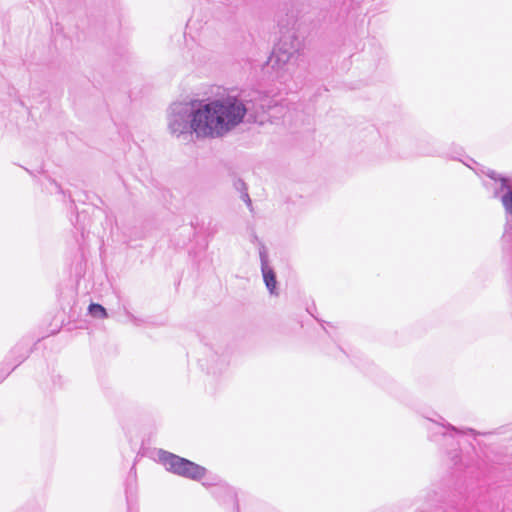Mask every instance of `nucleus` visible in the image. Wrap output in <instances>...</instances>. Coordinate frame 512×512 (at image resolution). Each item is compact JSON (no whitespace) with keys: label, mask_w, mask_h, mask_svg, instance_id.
Wrapping results in <instances>:
<instances>
[{"label":"nucleus","mask_w":512,"mask_h":512,"mask_svg":"<svg viewBox=\"0 0 512 512\" xmlns=\"http://www.w3.org/2000/svg\"><path fill=\"white\" fill-rule=\"evenodd\" d=\"M204 115L207 116V137H223L243 122L250 110V101L241 96L228 95L202 104Z\"/></svg>","instance_id":"1"},{"label":"nucleus","mask_w":512,"mask_h":512,"mask_svg":"<svg viewBox=\"0 0 512 512\" xmlns=\"http://www.w3.org/2000/svg\"><path fill=\"white\" fill-rule=\"evenodd\" d=\"M206 121L201 102L197 106L194 102H175L169 107L168 128L177 137L195 133L198 138H207L210 129Z\"/></svg>","instance_id":"2"},{"label":"nucleus","mask_w":512,"mask_h":512,"mask_svg":"<svg viewBox=\"0 0 512 512\" xmlns=\"http://www.w3.org/2000/svg\"><path fill=\"white\" fill-rule=\"evenodd\" d=\"M439 420H429L428 438L448 455L454 465H457L460 461L458 437L466 434L476 436L478 433L472 428L459 429L446 422L441 416H439Z\"/></svg>","instance_id":"3"},{"label":"nucleus","mask_w":512,"mask_h":512,"mask_svg":"<svg viewBox=\"0 0 512 512\" xmlns=\"http://www.w3.org/2000/svg\"><path fill=\"white\" fill-rule=\"evenodd\" d=\"M158 457L167 471L184 478L200 481L207 473L205 467L165 450H159Z\"/></svg>","instance_id":"4"},{"label":"nucleus","mask_w":512,"mask_h":512,"mask_svg":"<svg viewBox=\"0 0 512 512\" xmlns=\"http://www.w3.org/2000/svg\"><path fill=\"white\" fill-rule=\"evenodd\" d=\"M303 44V36H299L294 28L282 31L278 43L275 45L269 62L273 67H282L287 64L299 51Z\"/></svg>","instance_id":"5"},{"label":"nucleus","mask_w":512,"mask_h":512,"mask_svg":"<svg viewBox=\"0 0 512 512\" xmlns=\"http://www.w3.org/2000/svg\"><path fill=\"white\" fill-rule=\"evenodd\" d=\"M31 348L28 342H18L0 365V383L25 359L28 358Z\"/></svg>","instance_id":"6"},{"label":"nucleus","mask_w":512,"mask_h":512,"mask_svg":"<svg viewBox=\"0 0 512 512\" xmlns=\"http://www.w3.org/2000/svg\"><path fill=\"white\" fill-rule=\"evenodd\" d=\"M486 175L495 182H499V187L495 188L493 197L500 198L505 212L512 217V179L490 169Z\"/></svg>","instance_id":"7"},{"label":"nucleus","mask_w":512,"mask_h":512,"mask_svg":"<svg viewBox=\"0 0 512 512\" xmlns=\"http://www.w3.org/2000/svg\"><path fill=\"white\" fill-rule=\"evenodd\" d=\"M212 496L226 510L240 512L237 490L227 483H219L212 487Z\"/></svg>","instance_id":"8"},{"label":"nucleus","mask_w":512,"mask_h":512,"mask_svg":"<svg viewBox=\"0 0 512 512\" xmlns=\"http://www.w3.org/2000/svg\"><path fill=\"white\" fill-rule=\"evenodd\" d=\"M411 151L406 157H435L439 156V151L432 139L427 137L417 138L409 143Z\"/></svg>","instance_id":"9"},{"label":"nucleus","mask_w":512,"mask_h":512,"mask_svg":"<svg viewBox=\"0 0 512 512\" xmlns=\"http://www.w3.org/2000/svg\"><path fill=\"white\" fill-rule=\"evenodd\" d=\"M259 258L261 262V272L266 288L271 295H278L276 274L273 268L269 266L268 253L264 245H261L259 248Z\"/></svg>","instance_id":"10"},{"label":"nucleus","mask_w":512,"mask_h":512,"mask_svg":"<svg viewBox=\"0 0 512 512\" xmlns=\"http://www.w3.org/2000/svg\"><path fill=\"white\" fill-rule=\"evenodd\" d=\"M88 312L92 317L97 319H105L108 317L106 308L99 303H91L88 306Z\"/></svg>","instance_id":"11"},{"label":"nucleus","mask_w":512,"mask_h":512,"mask_svg":"<svg viewBox=\"0 0 512 512\" xmlns=\"http://www.w3.org/2000/svg\"><path fill=\"white\" fill-rule=\"evenodd\" d=\"M228 365V360H227V357H223L220 359L219 361V368L217 367H213L211 366L209 369V373H213V374H217V373H221L222 372V369L225 368L226 366Z\"/></svg>","instance_id":"12"},{"label":"nucleus","mask_w":512,"mask_h":512,"mask_svg":"<svg viewBox=\"0 0 512 512\" xmlns=\"http://www.w3.org/2000/svg\"><path fill=\"white\" fill-rule=\"evenodd\" d=\"M124 313L127 316V318L135 325L140 326L144 323V321L135 315H133L127 308L124 307Z\"/></svg>","instance_id":"13"},{"label":"nucleus","mask_w":512,"mask_h":512,"mask_svg":"<svg viewBox=\"0 0 512 512\" xmlns=\"http://www.w3.org/2000/svg\"><path fill=\"white\" fill-rule=\"evenodd\" d=\"M233 186H234L235 190H237L239 192L248 190L246 183L240 178H237L234 180Z\"/></svg>","instance_id":"14"},{"label":"nucleus","mask_w":512,"mask_h":512,"mask_svg":"<svg viewBox=\"0 0 512 512\" xmlns=\"http://www.w3.org/2000/svg\"><path fill=\"white\" fill-rule=\"evenodd\" d=\"M240 198L245 202L250 211L253 210L252 200L248 194V190L240 192Z\"/></svg>","instance_id":"15"},{"label":"nucleus","mask_w":512,"mask_h":512,"mask_svg":"<svg viewBox=\"0 0 512 512\" xmlns=\"http://www.w3.org/2000/svg\"><path fill=\"white\" fill-rule=\"evenodd\" d=\"M240 198L245 202L250 211L253 210L252 200L248 194V190L240 192Z\"/></svg>","instance_id":"16"},{"label":"nucleus","mask_w":512,"mask_h":512,"mask_svg":"<svg viewBox=\"0 0 512 512\" xmlns=\"http://www.w3.org/2000/svg\"><path fill=\"white\" fill-rule=\"evenodd\" d=\"M511 238H512V234L510 232V225H509V223H507L506 226H505V231H504V234H503V239L510 241Z\"/></svg>","instance_id":"17"},{"label":"nucleus","mask_w":512,"mask_h":512,"mask_svg":"<svg viewBox=\"0 0 512 512\" xmlns=\"http://www.w3.org/2000/svg\"><path fill=\"white\" fill-rule=\"evenodd\" d=\"M342 355H346V352L341 347H337V354H334V357L340 359Z\"/></svg>","instance_id":"18"},{"label":"nucleus","mask_w":512,"mask_h":512,"mask_svg":"<svg viewBox=\"0 0 512 512\" xmlns=\"http://www.w3.org/2000/svg\"><path fill=\"white\" fill-rule=\"evenodd\" d=\"M52 183L55 185V187H56V189H57V191H58L59 193L64 194V191L62 190L61 186H60L57 182H55V181L53 180V181H52Z\"/></svg>","instance_id":"19"},{"label":"nucleus","mask_w":512,"mask_h":512,"mask_svg":"<svg viewBox=\"0 0 512 512\" xmlns=\"http://www.w3.org/2000/svg\"><path fill=\"white\" fill-rule=\"evenodd\" d=\"M324 329L330 337H332L333 339L335 338L334 335L329 330H327L325 327Z\"/></svg>","instance_id":"20"},{"label":"nucleus","mask_w":512,"mask_h":512,"mask_svg":"<svg viewBox=\"0 0 512 512\" xmlns=\"http://www.w3.org/2000/svg\"><path fill=\"white\" fill-rule=\"evenodd\" d=\"M327 325L330 327V328H334L333 325H331L330 323H327Z\"/></svg>","instance_id":"21"}]
</instances>
